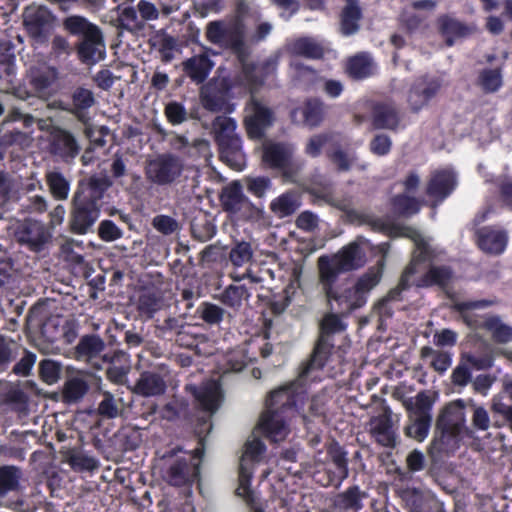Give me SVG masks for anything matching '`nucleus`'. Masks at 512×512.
I'll use <instances>...</instances> for the list:
<instances>
[{
    "instance_id": "f257e3e1",
    "label": "nucleus",
    "mask_w": 512,
    "mask_h": 512,
    "mask_svg": "<svg viewBox=\"0 0 512 512\" xmlns=\"http://www.w3.org/2000/svg\"><path fill=\"white\" fill-rule=\"evenodd\" d=\"M384 264L379 261L375 266L370 267L362 274L353 287L342 288L338 282H319L321 291L324 294L327 305L331 311L335 310L341 315L362 308L368 299L371 290L378 285L382 278Z\"/></svg>"
},
{
    "instance_id": "f03ea898",
    "label": "nucleus",
    "mask_w": 512,
    "mask_h": 512,
    "mask_svg": "<svg viewBox=\"0 0 512 512\" xmlns=\"http://www.w3.org/2000/svg\"><path fill=\"white\" fill-rule=\"evenodd\" d=\"M367 263V253L358 241H352L336 253L324 254L317 259L318 282H338L339 276L363 268Z\"/></svg>"
},
{
    "instance_id": "7ed1b4c3",
    "label": "nucleus",
    "mask_w": 512,
    "mask_h": 512,
    "mask_svg": "<svg viewBox=\"0 0 512 512\" xmlns=\"http://www.w3.org/2000/svg\"><path fill=\"white\" fill-rule=\"evenodd\" d=\"M63 28L73 36H79L77 54L81 62L94 65L106 56L104 35L99 26L81 15H71L63 20Z\"/></svg>"
},
{
    "instance_id": "20e7f679",
    "label": "nucleus",
    "mask_w": 512,
    "mask_h": 512,
    "mask_svg": "<svg viewBox=\"0 0 512 512\" xmlns=\"http://www.w3.org/2000/svg\"><path fill=\"white\" fill-rule=\"evenodd\" d=\"M183 452L182 446L167 449L161 456L164 462L163 480L172 487H189L200 478L199 462H192L191 457Z\"/></svg>"
},
{
    "instance_id": "39448f33",
    "label": "nucleus",
    "mask_w": 512,
    "mask_h": 512,
    "mask_svg": "<svg viewBox=\"0 0 512 512\" xmlns=\"http://www.w3.org/2000/svg\"><path fill=\"white\" fill-rule=\"evenodd\" d=\"M305 369V362L299 368L298 376L295 380L287 383L270 392L266 400V408L277 410L286 414L297 410L299 403H302L306 394L305 386L309 381H314L317 376L315 373L320 370H309L305 377H301Z\"/></svg>"
},
{
    "instance_id": "423d86ee",
    "label": "nucleus",
    "mask_w": 512,
    "mask_h": 512,
    "mask_svg": "<svg viewBox=\"0 0 512 512\" xmlns=\"http://www.w3.org/2000/svg\"><path fill=\"white\" fill-rule=\"evenodd\" d=\"M408 421L404 427V434L419 443L429 435L432 424L433 399L426 391H420L414 397L405 402Z\"/></svg>"
},
{
    "instance_id": "0eeeda50",
    "label": "nucleus",
    "mask_w": 512,
    "mask_h": 512,
    "mask_svg": "<svg viewBox=\"0 0 512 512\" xmlns=\"http://www.w3.org/2000/svg\"><path fill=\"white\" fill-rule=\"evenodd\" d=\"M326 463L322 471L314 473V479L323 487L339 488L349 476V459L346 449L335 439L325 445Z\"/></svg>"
},
{
    "instance_id": "6e6552de",
    "label": "nucleus",
    "mask_w": 512,
    "mask_h": 512,
    "mask_svg": "<svg viewBox=\"0 0 512 512\" xmlns=\"http://www.w3.org/2000/svg\"><path fill=\"white\" fill-rule=\"evenodd\" d=\"M164 277L159 272H148L141 276L136 300V311L141 320L147 321L163 306Z\"/></svg>"
},
{
    "instance_id": "1a4fd4ad",
    "label": "nucleus",
    "mask_w": 512,
    "mask_h": 512,
    "mask_svg": "<svg viewBox=\"0 0 512 512\" xmlns=\"http://www.w3.org/2000/svg\"><path fill=\"white\" fill-rule=\"evenodd\" d=\"M340 313H329L325 315L320 324V336L308 361L305 362V369L301 377H305L309 370H321L334 348L331 336L345 329Z\"/></svg>"
},
{
    "instance_id": "9d476101",
    "label": "nucleus",
    "mask_w": 512,
    "mask_h": 512,
    "mask_svg": "<svg viewBox=\"0 0 512 512\" xmlns=\"http://www.w3.org/2000/svg\"><path fill=\"white\" fill-rule=\"evenodd\" d=\"M119 25L129 32L144 30L146 22L156 21L162 16L158 4L149 0H140L137 5H119L117 7Z\"/></svg>"
},
{
    "instance_id": "9b49d317",
    "label": "nucleus",
    "mask_w": 512,
    "mask_h": 512,
    "mask_svg": "<svg viewBox=\"0 0 512 512\" xmlns=\"http://www.w3.org/2000/svg\"><path fill=\"white\" fill-rule=\"evenodd\" d=\"M373 231L395 230L400 232L401 235L410 238L414 245L415 250L410 263L405 268L406 275L413 276L421 270V266L429 263L434 258V252L429 243L422 236L420 232L414 229L413 226H370Z\"/></svg>"
},
{
    "instance_id": "f8f14e48",
    "label": "nucleus",
    "mask_w": 512,
    "mask_h": 512,
    "mask_svg": "<svg viewBox=\"0 0 512 512\" xmlns=\"http://www.w3.org/2000/svg\"><path fill=\"white\" fill-rule=\"evenodd\" d=\"M56 17L43 5L32 4L23 12V24L35 45L45 44L55 24Z\"/></svg>"
},
{
    "instance_id": "ddd939ff",
    "label": "nucleus",
    "mask_w": 512,
    "mask_h": 512,
    "mask_svg": "<svg viewBox=\"0 0 512 512\" xmlns=\"http://www.w3.org/2000/svg\"><path fill=\"white\" fill-rule=\"evenodd\" d=\"M184 169L181 159L166 153L150 160L146 167V177L157 185H167L178 179Z\"/></svg>"
},
{
    "instance_id": "4468645a",
    "label": "nucleus",
    "mask_w": 512,
    "mask_h": 512,
    "mask_svg": "<svg viewBox=\"0 0 512 512\" xmlns=\"http://www.w3.org/2000/svg\"><path fill=\"white\" fill-rule=\"evenodd\" d=\"M206 37L213 44L230 47L238 58L245 50L243 30L238 22L230 24L222 21L210 22L207 25Z\"/></svg>"
},
{
    "instance_id": "2eb2a0df",
    "label": "nucleus",
    "mask_w": 512,
    "mask_h": 512,
    "mask_svg": "<svg viewBox=\"0 0 512 512\" xmlns=\"http://www.w3.org/2000/svg\"><path fill=\"white\" fill-rule=\"evenodd\" d=\"M457 186V177L451 169H438L430 174L425 186V194L436 208L449 197Z\"/></svg>"
},
{
    "instance_id": "dca6fc26",
    "label": "nucleus",
    "mask_w": 512,
    "mask_h": 512,
    "mask_svg": "<svg viewBox=\"0 0 512 512\" xmlns=\"http://www.w3.org/2000/svg\"><path fill=\"white\" fill-rule=\"evenodd\" d=\"M221 201L224 208L231 213L243 211V214H245L248 212L249 215L244 217L245 220L259 221L261 219L262 211L248 201L238 181H234L223 188Z\"/></svg>"
},
{
    "instance_id": "f3484780",
    "label": "nucleus",
    "mask_w": 512,
    "mask_h": 512,
    "mask_svg": "<svg viewBox=\"0 0 512 512\" xmlns=\"http://www.w3.org/2000/svg\"><path fill=\"white\" fill-rule=\"evenodd\" d=\"M49 152L65 163H71L80 152L76 137L68 130L53 127L49 138Z\"/></svg>"
},
{
    "instance_id": "a211bd4d",
    "label": "nucleus",
    "mask_w": 512,
    "mask_h": 512,
    "mask_svg": "<svg viewBox=\"0 0 512 512\" xmlns=\"http://www.w3.org/2000/svg\"><path fill=\"white\" fill-rule=\"evenodd\" d=\"M442 86V81L436 77L423 76L415 80L408 95L407 103L413 112L424 108L434 98Z\"/></svg>"
},
{
    "instance_id": "6ab92c4d",
    "label": "nucleus",
    "mask_w": 512,
    "mask_h": 512,
    "mask_svg": "<svg viewBox=\"0 0 512 512\" xmlns=\"http://www.w3.org/2000/svg\"><path fill=\"white\" fill-rule=\"evenodd\" d=\"M239 60L242 63L241 83L250 89H254L261 85L267 76L275 73L279 57L278 55L270 56L261 65L256 66L246 61V51L244 50Z\"/></svg>"
},
{
    "instance_id": "aec40b11",
    "label": "nucleus",
    "mask_w": 512,
    "mask_h": 512,
    "mask_svg": "<svg viewBox=\"0 0 512 512\" xmlns=\"http://www.w3.org/2000/svg\"><path fill=\"white\" fill-rule=\"evenodd\" d=\"M288 414L266 408L261 414L258 429L270 442L278 443L288 436L290 430L286 422Z\"/></svg>"
},
{
    "instance_id": "412c9836",
    "label": "nucleus",
    "mask_w": 512,
    "mask_h": 512,
    "mask_svg": "<svg viewBox=\"0 0 512 512\" xmlns=\"http://www.w3.org/2000/svg\"><path fill=\"white\" fill-rule=\"evenodd\" d=\"M245 125L251 138L262 136L265 128L271 125L273 116L269 108L252 98L245 108Z\"/></svg>"
},
{
    "instance_id": "4be33fe9",
    "label": "nucleus",
    "mask_w": 512,
    "mask_h": 512,
    "mask_svg": "<svg viewBox=\"0 0 512 512\" xmlns=\"http://www.w3.org/2000/svg\"><path fill=\"white\" fill-rule=\"evenodd\" d=\"M465 401L463 399L454 400L446 404L439 413L436 424L439 427L452 429L470 436L472 431L466 426Z\"/></svg>"
},
{
    "instance_id": "5701e85b",
    "label": "nucleus",
    "mask_w": 512,
    "mask_h": 512,
    "mask_svg": "<svg viewBox=\"0 0 512 512\" xmlns=\"http://www.w3.org/2000/svg\"><path fill=\"white\" fill-rule=\"evenodd\" d=\"M461 432L452 429L439 427L435 424L434 437L429 446V453L432 455H453L460 447L462 440Z\"/></svg>"
},
{
    "instance_id": "b1692460",
    "label": "nucleus",
    "mask_w": 512,
    "mask_h": 512,
    "mask_svg": "<svg viewBox=\"0 0 512 512\" xmlns=\"http://www.w3.org/2000/svg\"><path fill=\"white\" fill-rule=\"evenodd\" d=\"M59 78V71L54 66H34L28 71L30 86L38 96L46 98L53 92V85Z\"/></svg>"
},
{
    "instance_id": "393cba45",
    "label": "nucleus",
    "mask_w": 512,
    "mask_h": 512,
    "mask_svg": "<svg viewBox=\"0 0 512 512\" xmlns=\"http://www.w3.org/2000/svg\"><path fill=\"white\" fill-rule=\"evenodd\" d=\"M367 498L368 493L354 484L333 497L332 508L335 512H360Z\"/></svg>"
},
{
    "instance_id": "a878e982",
    "label": "nucleus",
    "mask_w": 512,
    "mask_h": 512,
    "mask_svg": "<svg viewBox=\"0 0 512 512\" xmlns=\"http://www.w3.org/2000/svg\"><path fill=\"white\" fill-rule=\"evenodd\" d=\"M49 226H17L15 238L33 252H40L52 238Z\"/></svg>"
},
{
    "instance_id": "bb28decb",
    "label": "nucleus",
    "mask_w": 512,
    "mask_h": 512,
    "mask_svg": "<svg viewBox=\"0 0 512 512\" xmlns=\"http://www.w3.org/2000/svg\"><path fill=\"white\" fill-rule=\"evenodd\" d=\"M211 55L210 49H204L183 62V70L193 82L200 84L207 79L214 66Z\"/></svg>"
},
{
    "instance_id": "cd10ccee",
    "label": "nucleus",
    "mask_w": 512,
    "mask_h": 512,
    "mask_svg": "<svg viewBox=\"0 0 512 512\" xmlns=\"http://www.w3.org/2000/svg\"><path fill=\"white\" fill-rule=\"evenodd\" d=\"M189 328L185 319L182 317H167L161 323L156 324L155 331L158 337L172 340L175 336V341L180 346H191L194 342L192 338L186 340Z\"/></svg>"
},
{
    "instance_id": "c85d7f7f",
    "label": "nucleus",
    "mask_w": 512,
    "mask_h": 512,
    "mask_svg": "<svg viewBox=\"0 0 512 512\" xmlns=\"http://www.w3.org/2000/svg\"><path fill=\"white\" fill-rule=\"evenodd\" d=\"M476 243L486 254L500 255L507 245V234L504 231H494L487 226L475 231Z\"/></svg>"
},
{
    "instance_id": "c756f323",
    "label": "nucleus",
    "mask_w": 512,
    "mask_h": 512,
    "mask_svg": "<svg viewBox=\"0 0 512 512\" xmlns=\"http://www.w3.org/2000/svg\"><path fill=\"white\" fill-rule=\"evenodd\" d=\"M97 202L86 196L85 191L78 190L73 198L74 224H93L99 216Z\"/></svg>"
},
{
    "instance_id": "7c9ffc66",
    "label": "nucleus",
    "mask_w": 512,
    "mask_h": 512,
    "mask_svg": "<svg viewBox=\"0 0 512 512\" xmlns=\"http://www.w3.org/2000/svg\"><path fill=\"white\" fill-rule=\"evenodd\" d=\"M194 397L201 410L214 413L218 410L221 404V386L219 383L211 381L205 385L195 388Z\"/></svg>"
},
{
    "instance_id": "2f4dec72",
    "label": "nucleus",
    "mask_w": 512,
    "mask_h": 512,
    "mask_svg": "<svg viewBox=\"0 0 512 512\" xmlns=\"http://www.w3.org/2000/svg\"><path fill=\"white\" fill-rule=\"evenodd\" d=\"M167 388L163 376L154 371H143L135 383L133 391L141 396H159L165 393Z\"/></svg>"
},
{
    "instance_id": "473e14b6",
    "label": "nucleus",
    "mask_w": 512,
    "mask_h": 512,
    "mask_svg": "<svg viewBox=\"0 0 512 512\" xmlns=\"http://www.w3.org/2000/svg\"><path fill=\"white\" fill-rule=\"evenodd\" d=\"M72 104L69 110L76 119L87 125L90 121L88 110L95 104V97L91 90L78 87L76 88L71 96Z\"/></svg>"
},
{
    "instance_id": "72a5a7b5",
    "label": "nucleus",
    "mask_w": 512,
    "mask_h": 512,
    "mask_svg": "<svg viewBox=\"0 0 512 512\" xmlns=\"http://www.w3.org/2000/svg\"><path fill=\"white\" fill-rule=\"evenodd\" d=\"M294 148L286 143H269L264 146L263 160L274 168L285 169L291 163Z\"/></svg>"
},
{
    "instance_id": "f704fd0d",
    "label": "nucleus",
    "mask_w": 512,
    "mask_h": 512,
    "mask_svg": "<svg viewBox=\"0 0 512 512\" xmlns=\"http://www.w3.org/2000/svg\"><path fill=\"white\" fill-rule=\"evenodd\" d=\"M453 277V270L450 266L430 265L428 270L417 279L415 285L419 288L438 286L445 288Z\"/></svg>"
},
{
    "instance_id": "c9c22d12",
    "label": "nucleus",
    "mask_w": 512,
    "mask_h": 512,
    "mask_svg": "<svg viewBox=\"0 0 512 512\" xmlns=\"http://www.w3.org/2000/svg\"><path fill=\"white\" fill-rule=\"evenodd\" d=\"M371 435L379 445L394 448L396 446V434L391 416L382 415L376 418L371 427Z\"/></svg>"
},
{
    "instance_id": "e433bc0d",
    "label": "nucleus",
    "mask_w": 512,
    "mask_h": 512,
    "mask_svg": "<svg viewBox=\"0 0 512 512\" xmlns=\"http://www.w3.org/2000/svg\"><path fill=\"white\" fill-rule=\"evenodd\" d=\"M372 118L373 125L377 129L394 130L398 127L400 122L398 110L390 103L375 105Z\"/></svg>"
},
{
    "instance_id": "4c0bfd02",
    "label": "nucleus",
    "mask_w": 512,
    "mask_h": 512,
    "mask_svg": "<svg viewBox=\"0 0 512 512\" xmlns=\"http://www.w3.org/2000/svg\"><path fill=\"white\" fill-rule=\"evenodd\" d=\"M250 297L251 293L244 285L230 284L216 296V299L224 306L237 312L242 308L244 302H248Z\"/></svg>"
},
{
    "instance_id": "58836bf2",
    "label": "nucleus",
    "mask_w": 512,
    "mask_h": 512,
    "mask_svg": "<svg viewBox=\"0 0 512 512\" xmlns=\"http://www.w3.org/2000/svg\"><path fill=\"white\" fill-rule=\"evenodd\" d=\"M104 349V341L98 335L92 334L85 335L79 340L75 353L78 360L91 361L100 356Z\"/></svg>"
},
{
    "instance_id": "ea45409f",
    "label": "nucleus",
    "mask_w": 512,
    "mask_h": 512,
    "mask_svg": "<svg viewBox=\"0 0 512 512\" xmlns=\"http://www.w3.org/2000/svg\"><path fill=\"white\" fill-rule=\"evenodd\" d=\"M89 390L88 382L79 375L68 377L62 389V401L66 404L80 402Z\"/></svg>"
},
{
    "instance_id": "a19ab883",
    "label": "nucleus",
    "mask_w": 512,
    "mask_h": 512,
    "mask_svg": "<svg viewBox=\"0 0 512 512\" xmlns=\"http://www.w3.org/2000/svg\"><path fill=\"white\" fill-rule=\"evenodd\" d=\"M219 148L221 159L232 169L240 171L245 167L240 138L221 144Z\"/></svg>"
},
{
    "instance_id": "79ce46f5",
    "label": "nucleus",
    "mask_w": 512,
    "mask_h": 512,
    "mask_svg": "<svg viewBox=\"0 0 512 512\" xmlns=\"http://www.w3.org/2000/svg\"><path fill=\"white\" fill-rule=\"evenodd\" d=\"M423 201L420 199L401 193L391 198L390 207L393 214L398 216H410L420 211Z\"/></svg>"
},
{
    "instance_id": "37998d69",
    "label": "nucleus",
    "mask_w": 512,
    "mask_h": 512,
    "mask_svg": "<svg viewBox=\"0 0 512 512\" xmlns=\"http://www.w3.org/2000/svg\"><path fill=\"white\" fill-rule=\"evenodd\" d=\"M288 51L296 56L319 59L323 56V47L315 39L304 37L288 44Z\"/></svg>"
},
{
    "instance_id": "c03bdc74",
    "label": "nucleus",
    "mask_w": 512,
    "mask_h": 512,
    "mask_svg": "<svg viewBox=\"0 0 512 512\" xmlns=\"http://www.w3.org/2000/svg\"><path fill=\"white\" fill-rule=\"evenodd\" d=\"M236 121L227 116H217L212 122V131L218 145L238 139Z\"/></svg>"
},
{
    "instance_id": "a18cd8bd",
    "label": "nucleus",
    "mask_w": 512,
    "mask_h": 512,
    "mask_svg": "<svg viewBox=\"0 0 512 512\" xmlns=\"http://www.w3.org/2000/svg\"><path fill=\"white\" fill-rule=\"evenodd\" d=\"M49 192L56 200H66L70 192V181L59 170H49L45 174Z\"/></svg>"
},
{
    "instance_id": "49530a36",
    "label": "nucleus",
    "mask_w": 512,
    "mask_h": 512,
    "mask_svg": "<svg viewBox=\"0 0 512 512\" xmlns=\"http://www.w3.org/2000/svg\"><path fill=\"white\" fill-rule=\"evenodd\" d=\"M481 327L491 333L495 343L507 344L512 341V326L503 323L499 316L487 317Z\"/></svg>"
},
{
    "instance_id": "de8ad7c7",
    "label": "nucleus",
    "mask_w": 512,
    "mask_h": 512,
    "mask_svg": "<svg viewBox=\"0 0 512 512\" xmlns=\"http://www.w3.org/2000/svg\"><path fill=\"white\" fill-rule=\"evenodd\" d=\"M22 471L14 465L0 466V501L19 488Z\"/></svg>"
},
{
    "instance_id": "09e8293b",
    "label": "nucleus",
    "mask_w": 512,
    "mask_h": 512,
    "mask_svg": "<svg viewBox=\"0 0 512 512\" xmlns=\"http://www.w3.org/2000/svg\"><path fill=\"white\" fill-rule=\"evenodd\" d=\"M439 29L443 37L446 39V44L452 46L454 40L468 34L469 30L462 22L455 18L444 15L438 19Z\"/></svg>"
},
{
    "instance_id": "8fccbe9b",
    "label": "nucleus",
    "mask_w": 512,
    "mask_h": 512,
    "mask_svg": "<svg viewBox=\"0 0 512 512\" xmlns=\"http://www.w3.org/2000/svg\"><path fill=\"white\" fill-rule=\"evenodd\" d=\"M347 6L342 12L341 30L344 35H352L359 29V20L361 18V10L356 4V0H346Z\"/></svg>"
},
{
    "instance_id": "3c124183",
    "label": "nucleus",
    "mask_w": 512,
    "mask_h": 512,
    "mask_svg": "<svg viewBox=\"0 0 512 512\" xmlns=\"http://www.w3.org/2000/svg\"><path fill=\"white\" fill-rule=\"evenodd\" d=\"M298 207L299 199L293 192H286L280 195L270 204L271 211L280 218L293 214Z\"/></svg>"
},
{
    "instance_id": "603ef678",
    "label": "nucleus",
    "mask_w": 512,
    "mask_h": 512,
    "mask_svg": "<svg viewBox=\"0 0 512 512\" xmlns=\"http://www.w3.org/2000/svg\"><path fill=\"white\" fill-rule=\"evenodd\" d=\"M373 69V61L368 54H360L351 58L347 66L349 75L356 79L370 76Z\"/></svg>"
},
{
    "instance_id": "864d4df0",
    "label": "nucleus",
    "mask_w": 512,
    "mask_h": 512,
    "mask_svg": "<svg viewBox=\"0 0 512 512\" xmlns=\"http://www.w3.org/2000/svg\"><path fill=\"white\" fill-rule=\"evenodd\" d=\"M493 304H494V301L487 300V299L473 300V301H460V302H456L453 304V309L461 315L463 321L469 327H476V321L468 313V311L476 310V309H483V308L492 306Z\"/></svg>"
},
{
    "instance_id": "5fc2aeb1",
    "label": "nucleus",
    "mask_w": 512,
    "mask_h": 512,
    "mask_svg": "<svg viewBox=\"0 0 512 512\" xmlns=\"http://www.w3.org/2000/svg\"><path fill=\"white\" fill-rule=\"evenodd\" d=\"M300 112L304 123L309 127H316L323 120V104L317 99L308 100Z\"/></svg>"
},
{
    "instance_id": "6e6d98bb",
    "label": "nucleus",
    "mask_w": 512,
    "mask_h": 512,
    "mask_svg": "<svg viewBox=\"0 0 512 512\" xmlns=\"http://www.w3.org/2000/svg\"><path fill=\"white\" fill-rule=\"evenodd\" d=\"M112 186V181L107 175H94L88 179L86 196L99 201L104 193Z\"/></svg>"
},
{
    "instance_id": "4d7b16f0",
    "label": "nucleus",
    "mask_w": 512,
    "mask_h": 512,
    "mask_svg": "<svg viewBox=\"0 0 512 512\" xmlns=\"http://www.w3.org/2000/svg\"><path fill=\"white\" fill-rule=\"evenodd\" d=\"M39 377L48 384L52 385L60 379L62 367L61 364L52 359H43L39 363Z\"/></svg>"
},
{
    "instance_id": "13d9d810",
    "label": "nucleus",
    "mask_w": 512,
    "mask_h": 512,
    "mask_svg": "<svg viewBox=\"0 0 512 512\" xmlns=\"http://www.w3.org/2000/svg\"><path fill=\"white\" fill-rule=\"evenodd\" d=\"M196 313L199 318L209 325H218L224 317L223 308L207 301L198 306Z\"/></svg>"
},
{
    "instance_id": "bf43d9fd",
    "label": "nucleus",
    "mask_w": 512,
    "mask_h": 512,
    "mask_svg": "<svg viewBox=\"0 0 512 512\" xmlns=\"http://www.w3.org/2000/svg\"><path fill=\"white\" fill-rule=\"evenodd\" d=\"M308 190L315 197L322 199L327 203L333 204L332 185L323 176H313Z\"/></svg>"
},
{
    "instance_id": "052dcab7",
    "label": "nucleus",
    "mask_w": 512,
    "mask_h": 512,
    "mask_svg": "<svg viewBox=\"0 0 512 512\" xmlns=\"http://www.w3.org/2000/svg\"><path fill=\"white\" fill-rule=\"evenodd\" d=\"M478 82L485 92H496L502 86L501 70L498 68L484 69L479 75Z\"/></svg>"
},
{
    "instance_id": "680f3d73",
    "label": "nucleus",
    "mask_w": 512,
    "mask_h": 512,
    "mask_svg": "<svg viewBox=\"0 0 512 512\" xmlns=\"http://www.w3.org/2000/svg\"><path fill=\"white\" fill-rule=\"evenodd\" d=\"M67 462L75 472H91L98 468V461L83 453L70 454Z\"/></svg>"
},
{
    "instance_id": "e2e57ef3",
    "label": "nucleus",
    "mask_w": 512,
    "mask_h": 512,
    "mask_svg": "<svg viewBox=\"0 0 512 512\" xmlns=\"http://www.w3.org/2000/svg\"><path fill=\"white\" fill-rule=\"evenodd\" d=\"M72 52V46L67 37L56 34L50 43L49 56L53 60L67 58Z\"/></svg>"
},
{
    "instance_id": "0e129e2a",
    "label": "nucleus",
    "mask_w": 512,
    "mask_h": 512,
    "mask_svg": "<svg viewBox=\"0 0 512 512\" xmlns=\"http://www.w3.org/2000/svg\"><path fill=\"white\" fill-rule=\"evenodd\" d=\"M253 252L250 243L242 241L231 248L229 260L235 267H241L252 258Z\"/></svg>"
},
{
    "instance_id": "69168bd1",
    "label": "nucleus",
    "mask_w": 512,
    "mask_h": 512,
    "mask_svg": "<svg viewBox=\"0 0 512 512\" xmlns=\"http://www.w3.org/2000/svg\"><path fill=\"white\" fill-rule=\"evenodd\" d=\"M164 113L168 122L172 125H180L188 119V112L185 106L177 101L167 103Z\"/></svg>"
},
{
    "instance_id": "338daca9",
    "label": "nucleus",
    "mask_w": 512,
    "mask_h": 512,
    "mask_svg": "<svg viewBox=\"0 0 512 512\" xmlns=\"http://www.w3.org/2000/svg\"><path fill=\"white\" fill-rule=\"evenodd\" d=\"M102 395L103 399L98 404L97 413L106 419L116 418L119 414V409L113 394L105 391Z\"/></svg>"
},
{
    "instance_id": "774afa93",
    "label": "nucleus",
    "mask_w": 512,
    "mask_h": 512,
    "mask_svg": "<svg viewBox=\"0 0 512 512\" xmlns=\"http://www.w3.org/2000/svg\"><path fill=\"white\" fill-rule=\"evenodd\" d=\"M403 500L408 512H424L425 500L421 491L409 489L404 491Z\"/></svg>"
}]
</instances>
